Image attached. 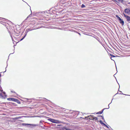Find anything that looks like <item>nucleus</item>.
Returning <instances> with one entry per match:
<instances>
[{"mask_svg": "<svg viewBox=\"0 0 130 130\" xmlns=\"http://www.w3.org/2000/svg\"><path fill=\"white\" fill-rule=\"evenodd\" d=\"M47 120H48L49 121L51 122L54 123H61V121L59 120H56L50 118L48 119Z\"/></svg>", "mask_w": 130, "mask_h": 130, "instance_id": "1", "label": "nucleus"}, {"mask_svg": "<svg viewBox=\"0 0 130 130\" xmlns=\"http://www.w3.org/2000/svg\"><path fill=\"white\" fill-rule=\"evenodd\" d=\"M116 17L120 21V23L122 25H123L124 24V21L118 15H116Z\"/></svg>", "mask_w": 130, "mask_h": 130, "instance_id": "2", "label": "nucleus"}, {"mask_svg": "<svg viewBox=\"0 0 130 130\" xmlns=\"http://www.w3.org/2000/svg\"><path fill=\"white\" fill-rule=\"evenodd\" d=\"M61 130H73L69 128L68 127L64 126L61 128Z\"/></svg>", "mask_w": 130, "mask_h": 130, "instance_id": "3", "label": "nucleus"}, {"mask_svg": "<svg viewBox=\"0 0 130 130\" xmlns=\"http://www.w3.org/2000/svg\"><path fill=\"white\" fill-rule=\"evenodd\" d=\"M125 12L127 14H129L130 13V10L128 9H126L124 10Z\"/></svg>", "mask_w": 130, "mask_h": 130, "instance_id": "4", "label": "nucleus"}, {"mask_svg": "<svg viewBox=\"0 0 130 130\" xmlns=\"http://www.w3.org/2000/svg\"><path fill=\"white\" fill-rule=\"evenodd\" d=\"M89 119L94 121L97 120L98 119V118L96 117H92L91 118V119L90 118H89Z\"/></svg>", "mask_w": 130, "mask_h": 130, "instance_id": "5", "label": "nucleus"}, {"mask_svg": "<svg viewBox=\"0 0 130 130\" xmlns=\"http://www.w3.org/2000/svg\"><path fill=\"white\" fill-rule=\"evenodd\" d=\"M99 122H100V123L101 124H103L105 126H106V127H107L108 128V127L105 124H104V123H103L102 121H101V120H100L99 121Z\"/></svg>", "mask_w": 130, "mask_h": 130, "instance_id": "6", "label": "nucleus"}, {"mask_svg": "<svg viewBox=\"0 0 130 130\" xmlns=\"http://www.w3.org/2000/svg\"><path fill=\"white\" fill-rule=\"evenodd\" d=\"M23 117H25V116H22V117H16L14 118V120H18L20 119L21 118Z\"/></svg>", "mask_w": 130, "mask_h": 130, "instance_id": "7", "label": "nucleus"}, {"mask_svg": "<svg viewBox=\"0 0 130 130\" xmlns=\"http://www.w3.org/2000/svg\"><path fill=\"white\" fill-rule=\"evenodd\" d=\"M126 18L127 21H130V17L127 16L125 18Z\"/></svg>", "mask_w": 130, "mask_h": 130, "instance_id": "8", "label": "nucleus"}, {"mask_svg": "<svg viewBox=\"0 0 130 130\" xmlns=\"http://www.w3.org/2000/svg\"><path fill=\"white\" fill-rule=\"evenodd\" d=\"M13 101L16 102L18 103H19L18 102H19V101L17 99H14V98H13Z\"/></svg>", "mask_w": 130, "mask_h": 130, "instance_id": "9", "label": "nucleus"}, {"mask_svg": "<svg viewBox=\"0 0 130 130\" xmlns=\"http://www.w3.org/2000/svg\"><path fill=\"white\" fill-rule=\"evenodd\" d=\"M13 98H9L7 99V100L9 101H12L13 100Z\"/></svg>", "mask_w": 130, "mask_h": 130, "instance_id": "10", "label": "nucleus"}, {"mask_svg": "<svg viewBox=\"0 0 130 130\" xmlns=\"http://www.w3.org/2000/svg\"><path fill=\"white\" fill-rule=\"evenodd\" d=\"M103 110H104V109H103V110L102 111H99V112H97V113H96V114H102V113L103 112Z\"/></svg>", "mask_w": 130, "mask_h": 130, "instance_id": "11", "label": "nucleus"}, {"mask_svg": "<svg viewBox=\"0 0 130 130\" xmlns=\"http://www.w3.org/2000/svg\"><path fill=\"white\" fill-rule=\"evenodd\" d=\"M29 124H24V123H23L22 124V125L23 126H27L28 125H29Z\"/></svg>", "mask_w": 130, "mask_h": 130, "instance_id": "12", "label": "nucleus"}, {"mask_svg": "<svg viewBox=\"0 0 130 130\" xmlns=\"http://www.w3.org/2000/svg\"><path fill=\"white\" fill-rule=\"evenodd\" d=\"M85 7V5H84L83 4L82 5L81 7L82 8H83Z\"/></svg>", "mask_w": 130, "mask_h": 130, "instance_id": "13", "label": "nucleus"}, {"mask_svg": "<svg viewBox=\"0 0 130 130\" xmlns=\"http://www.w3.org/2000/svg\"><path fill=\"white\" fill-rule=\"evenodd\" d=\"M26 35H25V36L21 39L20 40L21 41L22 40H23L24 38V37H25V36H26Z\"/></svg>", "mask_w": 130, "mask_h": 130, "instance_id": "14", "label": "nucleus"}, {"mask_svg": "<svg viewBox=\"0 0 130 130\" xmlns=\"http://www.w3.org/2000/svg\"><path fill=\"white\" fill-rule=\"evenodd\" d=\"M118 1L121 3H122L123 2V0H118Z\"/></svg>", "mask_w": 130, "mask_h": 130, "instance_id": "15", "label": "nucleus"}, {"mask_svg": "<svg viewBox=\"0 0 130 130\" xmlns=\"http://www.w3.org/2000/svg\"><path fill=\"white\" fill-rule=\"evenodd\" d=\"M123 14L124 15V17L126 18V17L127 16V15H125V14L124 13H123Z\"/></svg>", "mask_w": 130, "mask_h": 130, "instance_id": "16", "label": "nucleus"}, {"mask_svg": "<svg viewBox=\"0 0 130 130\" xmlns=\"http://www.w3.org/2000/svg\"><path fill=\"white\" fill-rule=\"evenodd\" d=\"M2 94L1 93H0V97H2Z\"/></svg>", "mask_w": 130, "mask_h": 130, "instance_id": "17", "label": "nucleus"}, {"mask_svg": "<svg viewBox=\"0 0 130 130\" xmlns=\"http://www.w3.org/2000/svg\"><path fill=\"white\" fill-rule=\"evenodd\" d=\"M30 17V15H29L28 16V17H27V18H29V17Z\"/></svg>", "mask_w": 130, "mask_h": 130, "instance_id": "18", "label": "nucleus"}, {"mask_svg": "<svg viewBox=\"0 0 130 130\" xmlns=\"http://www.w3.org/2000/svg\"><path fill=\"white\" fill-rule=\"evenodd\" d=\"M3 93L4 94H5V92H3Z\"/></svg>", "mask_w": 130, "mask_h": 130, "instance_id": "19", "label": "nucleus"}, {"mask_svg": "<svg viewBox=\"0 0 130 130\" xmlns=\"http://www.w3.org/2000/svg\"><path fill=\"white\" fill-rule=\"evenodd\" d=\"M11 92H14V93H15L14 92H13V91H11Z\"/></svg>", "mask_w": 130, "mask_h": 130, "instance_id": "20", "label": "nucleus"}, {"mask_svg": "<svg viewBox=\"0 0 130 130\" xmlns=\"http://www.w3.org/2000/svg\"><path fill=\"white\" fill-rule=\"evenodd\" d=\"M100 116L102 117V116Z\"/></svg>", "mask_w": 130, "mask_h": 130, "instance_id": "21", "label": "nucleus"}, {"mask_svg": "<svg viewBox=\"0 0 130 130\" xmlns=\"http://www.w3.org/2000/svg\"><path fill=\"white\" fill-rule=\"evenodd\" d=\"M104 119V117H102V119Z\"/></svg>", "mask_w": 130, "mask_h": 130, "instance_id": "22", "label": "nucleus"}, {"mask_svg": "<svg viewBox=\"0 0 130 130\" xmlns=\"http://www.w3.org/2000/svg\"><path fill=\"white\" fill-rule=\"evenodd\" d=\"M1 76V74H0V77Z\"/></svg>", "mask_w": 130, "mask_h": 130, "instance_id": "23", "label": "nucleus"}, {"mask_svg": "<svg viewBox=\"0 0 130 130\" xmlns=\"http://www.w3.org/2000/svg\"><path fill=\"white\" fill-rule=\"evenodd\" d=\"M6 96H7L6 95H5V96H6Z\"/></svg>", "mask_w": 130, "mask_h": 130, "instance_id": "24", "label": "nucleus"}]
</instances>
